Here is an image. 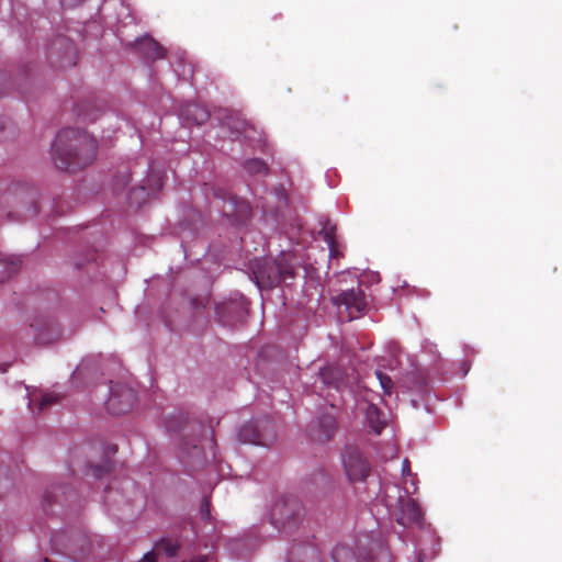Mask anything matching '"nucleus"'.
<instances>
[{
	"instance_id": "nucleus-1",
	"label": "nucleus",
	"mask_w": 562,
	"mask_h": 562,
	"mask_svg": "<svg viewBox=\"0 0 562 562\" xmlns=\"http://www.w3.org/2000/svg\"><path fill=\"white\" fill-rule=\"evenodd\" d=\"M52 148L55 165L69 172L85 168L97 156L95 139L86 132L75 128L61 130Z\"/></svg>"
},
{
	"instance_id": "nucleus-2",
	"label": "nucleus",
	"mask_w": 562,
	"mask_h": 562,
	"mask_svg": "<svg viewBox=\"0 0 562 562\" xmlns=\"http://www.w3.org/2000/svg\"><path fill=\"white\" fill-rule=\"evenodd\" d=\"M302 514L303 506L296 497L283 496L273 503L270 519L276 528L286 530L297 526Z\"/></svg>"
},
{
	"instance_id": "nucleus-3",
	"label": "nucleus",
	"mask_w": 562,
	"mask_h": 562,
	"mask_svg": "<svg viewBox=\"0 0 562 562\" xmlns=\"http://www.w3.org/2000/svg\"><path fill=\"white\" fill-rule=\"evenodd\" d=\"M411 483L413 485V490L405 487L406 495L398 496L397 504L394 509L396 521L404 527L420 525L423 520V513L420 508L415 501L409 497L411 494L416 492L415 477L412 479Z\"/></svg>"
},
{
	"instance_id": "nucleus-4",
	"label": "nucleus",
	"mask_w": 562,
	"mask_h": 562,
	"mask_svg": "<svg viewBox=\"0 0 562 562\" xmlns=\"http://www.w3.org/2000/svg\"><path fill=\"white\" fill-rule=\"evenodd\" d=\"M238 436L244 442L268 446L276 439V427L270 419L266 418L245 424Z\"/></svg>"
},
{
	"instance_id": "nucleus-5",
	"label": "nucleus",
	"mask_w": 562,
	"mask_h": 562,
	"mask_svg": "<svg viewBox=\"0 0 562 562\" xmlns=\"http://www.w3.org/2000/svg\"><path fill=\"white\" fill-rule=\"evenodd\" d=\"M215 456L214 442L211 438H204L203 443H190L184 442L181 447V462L189 468L198 469L201 468L209 458Z\"/></svg>"
},
{
	"instance_id": "nucleus-6",
	"label": "nucleus",
	"mask_w": 562,
	"mask_h": 562,
	"mask_svg": "<svg viewBox=\"0 0 562 562\" xmlns=\"http://www.w3.org/2000/svg\"><path fill=\"white\" fill-rule=\"evenodd\" d=\"M341 459L346 475L350 481H363L368 476L370 472L369 463L357 447L347 446Z\"/></svg>"
},
{
	"instance_id": "nucleus-7",
	"label": "nucleus",
	"mask_w": 562,
	"mask_h": 562,
	"mask_svg": "<svg viewBox=\"0 0 562 562\" xmlns=\"http://www.w3.org/2000/svg\"><path fill=\"white\" fill-rule=\"evenodd\" d=\"M136 403L135 391L126 384L115 383L110 389L106 408L113 415L130 412Z\"/></svg>"
},
{
	"instance_id": "nucleus-8",
	"label": "nucleus",
	"mask_w": 562,
	"mask_h": 562,
	"mask_svg": "<svg viewBox=\"0 0 562 562\" xmlns=\"http://www.w3.org/2000/svg\"><path fill=\"white\" fill-rule=\"evenodd\" d=\"M255 274L259 286L272 288L288 277H293L294 272L291 267H283L280 262L274 261L266 262Z\"/></svg>"
},
{
	"instance_id": "nucleus-9",
	"label": "nucleus",
	"mask_w": 562,
	"mask_h": 562,
	"mask_svg": "<svg viewBox=\"0 0 562 562\" xmlns=\"http://www.w3.org/2000/svg\"><path fill=\"white\" fill-rule=\"evenodd\" d=\"M336 302L338 306L345 307L349 319L357 318L366 307L364 294L359 288L342 292Z\"/></svg>"
},
{
	"instance_id": "nucleus-10",
	"label": "nucleus",
	"mask_w": 562,
	"mask_h": 562,
	"mask_svg": "<svg viewBox=\"0 0 562 562\" xmlns=\"http://www.w3.org/2000/svg\"><path fill=\"white\" fill-rule=\"evenodd\" d=\"M30 327L34 330V340L41 345L50 344L60 336L59 327L53 319L37 318Z\"/></svg>"
},
{
	"instance_id": "nucleus-11",
	"label": "nucleus",
	"mask_w": 562,
	"mask_h": 562,
	"mask_svg": "<svg viewBox=\"0 0 562 562\" xmlns=\"http://www.w3.org/2000/svg\"><path fill=\"white\" fill-rule=\"evenodd\" d=\"M135 48L146 58L159 59L165 57V48L150 36H144L135 41Z\"/></svg>"
},
{
	"instance_id": "nucleus-12",
	"label": "nucleus",
	"mask_w": 562,
	"mask_h": 562,
	"mask_svg": "<svg viewBox=\"0 0 562 562\" xmlns=\"http://www.w3.org/2000/svg\"><path fill=\"white\" fill-rule=\"evenodd\" d=\"M179 116L188 123L201 125L207 121L209 112L200 104L189 103L181 108Z\"/></svg>"
},
{
	"instance_id": "nucleus-13",
	"label": "nucleus",
	"mask_w": 562,
	"mask_h": 562,
	"mask_svg": "<svg viewBox=\"0 0 562 562\" xmlns=\"http://www.w3.org/2000/svg\"><path fill=\"white\" fill-rule=\"evenodd\" d=\"M367 420L375 434H380L386 425L384 414H382L375 405H368L366 411Z\"/></svg>"
},
{
	"instance_id": "nucleus-14",
	"label": "nucleus",
	"mask_w": 562,
	"mask_h": 562,
	"mask_svg": "<svg viewBox=\"0 0 562 562\" xmlns=\"http://www.w3.org/2000/svg\"><path fill=\"white\" fill-rule=\"evenodd\" d=\"M21 261L18 258L0 259V283L4 282L19 271Z\"/></svg>"
},
{
	"instance_id": "nucleus-15",
	"label": "nucleus",
	"mask_w": 562,
	"mask_h": 562,
	"mask_svg": "<svg viewBox=\"0 0 562 562\" xmlns=\"http://www.w3.org/2000/svg\"><path fill=\"white\" fill-rule=\"evenodd\" d=\"M179 548V542L171 538H162L155 543V549L157 551H162L168 557L176 555Z\"/></svg>"
},
{
	"instance_id": "nucleus-16",
	"label": "nucleus",
	"mask_w": 562,
	"mask_h": 562,
	"mask_svg": "<svg viewBox=\"0 0 562 562\" xmlns=\"http://www.w3.org/2000/svg\"><path fill=\"white\" fill-rule=\"evenodd\" d=\"M333 562H358L353 552L346 546H337L334 548Z\"/></svg>"
},
{
	"instance_id": "nucleus-17",
	"label": "nucleus",
	"mask_w": 562,
	"mask_h": 562,
	"mask_svg": "<svg viewBox=\"0 0 562 562\" xmlns=\"http://www.w3.org/2000/svg\"><path fill=\"white\" fill-rule=\"evenodd\" d=\"M245 169L251 175H263L268 170L266 162L258 158L246 160Z\"/></svg>"
},
{
	"instance_id": "nucleus-18",
	"label": "nucleus",
	"mask_w": 562,
	"mask_h": 562,
	"mask_svg": "<svg viewBox=\"0 0 562 562\" xmlns=\"http://www.w3.org/2000/svg\"><path fill=\"white\" fill-rule=\"evenodd\" d=\"M149 194V189H147L144 186H140L138 188L131 189L128 191V201L130 203L139 204L143 202L146 196Z\"/></svg>"
},
{
	"instance_id": "nucleus-19",
	"label": "nucleus",
	"mask_w": 562,
	"mask_h": 562,
	"mask_svg": "<svg viewBox=\"0 0 562 562\" xmlns=\"http://www.w3.org/2000/svg\"><path fill=\"white\" fill-rule=\"evenodd\" d=\"M375 375L384 394L390 395L393 387L392 379L379 370L375 371Z\"/></svg>"
},
{
	"instance_id": "nucleus-20",
	"label": "nucleus",
	"mask_w": 562,
	"mask_h": 562,
	"mask_svg": "<svg viewBox=\"0 0 562 562\" xmlns=\"http://www.w3.org/2000/svg\"><path fill=\"white\" fill-rule=\"evenodd\" d=\"M319 423H321V426L325 429L324 434H325L326 438H329L336 428L335 418L329 415H326V416L322 417Z\"/></svg>"
},
{
	"instance_id": "nucleus-21",
	"label": "nucleus",
	"mask_w": 562,
	"mask_h": 562,
	"mask_svg": "<svg viewBox=\"0 0 562 562\" xmlns=\"http://www.w3.org/2000/svg\"><path fill=\"white\" fill-rule=\"evenodd\" d=\"M58 401V396L53 393L44 394L41 398L37 411L41 412L46 408L48 405L54 404Z\"/></svg>"
},
{
	"instance_id": "nucleus-22",
	"label": "nucleus",
	"mask_w": 562,
	"mask_h": 562,
	"mask_svg": "<svg viewBox=\"0 0 562 562\" xmlns=\"http://www.w3.org/2000/svg\"><path fill=\"white\" fill-rule=\"evenodd\" d=\"M333 232H334V228H331L330 231L326 232L325 240L328 244L330 256L334 257V256H337V250L335 248V241H334V237H333Z\"/></svg>"
},
{
	"instance_id": "nucleus-23",
	"label": "nucleus",
	"mask_w": 562,
	"mask_h": 562,
	"mask_svg": "<svg viewBox=\"0 0 562 562\" xmlns=\"http://www.w3.org/2000/svg\"><path fill=\"white\" fill-rule=\"evenodd\" d=\"M402 475L403 477H406V476H414L412 471H411V463L408 461V459H404L403 462H402Z\"/></svg>"
},
{
	"instance_id": "nucleus-24",
	"label": "nucleus",
	"mask_w": 562,
	"mask_h": 562,
	"mask_svg": "<svg viewBox=\"0 0 562 562\" xmlns=\"http://www.w3.org/2000/svg\"><path fill=\"white\" fill-rule=\"evenodd\" d=\"M117 183L115 186L119 187V189H125V187L130 182V176L128 175H122L120 178H117Z\"/></svg>"
},
{
	"instance_id": "nucleus-25",
	"label": "nucleus",
	"mask_w": 562,
	"mask_h": 562,
	"mask_svg": "<svg viewBox=\"0 0 562 562\" xmlns=\"http://www.w3.org/2000/svg\"><path fill=\"white\" fill-rule=\"evenodd\" d=\"M157 554L154 551L145 553L138 562H156Z\"/></svg>"
},
{
	"instance_id": "nucleus-26",
	"label": "nucleus",
	"mask_w": 562,
	"mask_h": 562,
	"mask_svg": "<svg viewBox=\"0 0 562 562\" xmlns=\"http://www.w3.org/2000/svg\"><path fill=\"white\" fill-rule=\"evenodd\" d=\"M64 7H75L83 2V0H60Z\"/></svg>"
},
{
	"instance_id": "nucleus-27",
	"label": "nucleus",
	"mask_w": 562,
	"mask_h": 562,
	"mask_svg": "<svg viewBox=\"0 0 562 562\" xmlns=\"http://www.w3.org/2000/svg\"><path fill=\"white\" fill-rule=\"evenodd\" d=\"M201 510H202V514H203L204 516H207V515H209V503H207V501H204V502L202 503Z\"/></svg>"
},
{
	"instance_id": "nucleus-28",
	"label": "nucleus",
	"mask_w": 562,
	"mask_h": 562,
	"mask_svg": "<svg viewBox=\"0 0 562 562\" xmlns=\"http://www.w3.org/2000/svg\"><path fill=\"white\" fill-rule=\"evenodd\" d=\"M395 454H396V450H395V448H394V447H391V448H390V457H391V458H393V457H395Z\"/></svg>"
},
{
	"instance_id": "nucleus-29",
	"label": "nucleus",
	"mask_w": 562,
	"mask_h": 562,
	"mask_svg": "<svg viewBox=\"0 0 562 562\" xmlns=\"http://www.w3.org/2000/svg\"><path fill=\"white\" fill-rule=\"evenodd\" d=\"M156 188L157 189L161 188L160 178H157V180H156Z\"/></svg>"
},
{
	"instance_id": "nucleus-30",
	"label": "nucleus",
	"mask_w": 562,
	"mask_h": 562,
	"mask_svg": "<svg viewBox=\"0 0 562 562\" xmlns=\"http://www.w3.org/2000/svg\"><path fill=\"white\" fill-rule=\"evenodd\" d=\"M45 562H48V560H47V559H45Z\"/></svg>"
}]
</instances>
